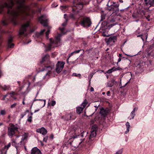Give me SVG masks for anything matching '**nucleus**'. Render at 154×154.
I'll return each instance as SVG.
<instances>
[{"mask_svg": "<svg viewBox=\"0 0 154 154\" xmlns=\"http://www.w3.org/2000/svg\"><path fill=\"white\" fill-rule=\"evenodd\" d=\"M144 2H145V4L146 5L148 6L149 5V1H148V0H144Z\"/></svg>", "mask_w": 154, "mask_h": 154, "instance_id": "79ce46f5", "label": "nucleus"}, {"mask_svg": "<svg viewBox=\"0 0 154 154\" xmlns=\"http://www.w3.org/2000/svg\"><path fill=\"white\" fill-rule=\"evenodd\" d=\"M13 41V38L11 37H10L9 38L8 43H11Z\"/></svg>", "mask_w": 154, "mask_h": 154, "instance_id": "ea45409f", "label": "nucleus"}, {"mask_svg": "<svg viewBox=\"0 0 154 154\" xmlns=\"http://www.w3.org/2000/svg\"><path fill=\"white\" fill-rule=\"evenodd\" d=\"M114 71V70L113 67L112 68L108 70L106 72V73L108 74H110L112 72Z\"/></svg>", "mask_w": 154, "mask_h": 154, "instance_id": "c85d7f7f", "label": "nucleus"}, {"mask_svg": "<svg viewBox=\"0 0 154 154\" xmlns=\"http://www.w3.org/2000/svg\"><path fill=\"white\" fill-rule=\"evenodd\" d=\"M67 20H65V21L62 24V26H65L67 24Z\"/></svg>", "mask_w": 154, "mask_h": 154, "instance_id": "de8ad7c7", "label": "nucleus"}, {"mask_svg": "<svg viewBox=\"0 0 154 154\" xmlns=\"http://www.w3.org/2000/svg\"><path fill=\"white\" fill-rule=\"evenodd\" d=\"M97 129V127L96 125H94L92 126L88 141L89 143H93L92 141L94 140V137L96 135V131Z\"/></svg>", "mask_w": 154, "mask_h": 154, "instance_id": "423d86ee", "label": "nucleus"}, {"mask_svg": "<svg viewBox=\"0 0 154 154\" xmlns=\"http://www.w3.org/2000/svg\"><path fill=\"white\" fill-rule=\"evenodd\" d=\"M149 3L150 6H154V0H149Z\"/></svg>", "mask_w": 154, "mask_h": 154, "instance_id": "cd10ccee", "label": "nucleus"}, {"mask_svg": "<svg viewBox=\"0 0 154 154\" xmlns=\"http://www.w3.org/2000/svg\"><path fill=\"white\" fill-rule=\"evenodd\" d=\"M28 118L27 119V121L28 122L31 123L32 122V116H29V115H28Z\"/></svg>", "mask_w": 154, "mask_h": 154, "instance_id": "b1692460", "label": "nucleus"}, {"mask_svg": "<svg viewBox=\"0 0 154 154\" xmlns=\"http://www.w3.org/2000/svg\"><path fill=\"white\" fill-rule=\"evenodd\" d=\"M50 30L48 29V30L46 32V36L47 38L48 39V35L50 33Z\"/></svg>", "mask_w": 154, "mask_h": 154, "instance_id": "2f4dec72", "label": "nucleus"}, {"mask_svg": "<svg viewBox=\"0 0 154 154\" xmlns=\"http://www.w3.org/2000/svg\"><path fill=\"white\" fill-rule=\"evenodd\" d=\"M36 131L42 134L43 135H45L47 133V130L44 127L37 129Z\"/></svg>", "mask_w": 154, "mask_h": 154, "instance_id": "dca6fc26", "label": "nucleus"}, {"mask_svg": "<svg viewBox=\"0 0 154 154\" xmlns=\"http://www.w3.org/2000/svg\"><path fill=\"white\" fill-rule=\"evenodd\" d=\"M70 17L71 18H72L73 19H75V17L74 14H71L70 15Z\"/></svg>", "mask_w": 154, "mask_h": 154, "instance_id": "864d4df0", "label": "nucleus"}, {"mask_svg": "<svg viewBox=\"0 0 154 154\" xmlns=\"http://www.w3.org/2000/svg\"><path fill=\"white\" fill-rule=\"evenodd\" d=\"M110 82H111L112 84H113L114 85V82L115 81V80L113 79H111L110 81Z\"/></svg>", "mask_w": 154, "mask_h": 154, "instance_id": "603ef678", "label": "nucleus"}, {"mask_svg": "<svg viewBox=\"0 0 154 154\" xmlns=\"http://www.w3.org/2000/svg\"><path fill=\"white\" fill-rule=\"evenodd\" d=\"M7 150H2L0 151V154H6Z\"/></svg>", "mask_w": 154, "mask_h": 154, "instance_id": "58836bf2", "label": "nucleus"}, {"mask_svg": "<svg viewBox=\"0 0 154 154\" xmlns=\"http://www.w3.org/2000/svg\"><path fill=\"white\" fill-rule=\"evenodd\" d=\"M146 51L147 53V56L149 57H154V43L147 47Z\"/></svg>", "mask_w": 154, "mask_h": 154, "instance_id": "6e6552de", "label": "nucleus"}, {"mask_svg": "<svg viewBox=\"0 0 154 154\" xmlns=\"http://www.w3.org/2000/svg\"><path fill=\"white\" fill-rule=\"evenodd\" d=\"M115 25V24H110L108 26V28H109V29H110Z\"/></svg>", "mask_w": 154, "mask_h": 154, "instance_id": "09e8293b", "label": "nucleus"}, {"mask_svg": "<svg viewBox=\"0 0 154 154\" xmlns=\"http://www.w3.org/2000/svg\"><path fill=\"white\" fill-rule=\"evenodd\" d=\"M52 69V67L50 66H45L41 70V71H45L46 73L44 77V79H45L46 76H48V78L50 76L51 74V71Z\"/></svg>", "mask_w": 154, "mask_h": 154, "instance_id": "9d476101", "label": "nucleus"}, {"mask_svg": "<svg viewBox=\"0 0 154 154\" xmlns=\"http://www.w3.org/2000/svg\"><path fill=\"white\" fill-rule=\"evenodd\" d=\"M64 18L65 19V20H67V15L66 14H64Z\"/></svg>", "mask_w": 154, "mask_h": 154, "instance_id": "5fc2aeb1", "label": "nucleus"}, {"mask_svg": "<svg viewBox=\"0 0 154 154\" xmlns=\"http://www.w3.org/2000/svg\"><path fill=\"white\" fill-rule=\"evenodd\" d=\"M100 113L102 116L105 117L107 115L108 112L106 110L103 109L101 110Z\"/></svg>", "mask_w": 154, "mask_h": 154, "instance_id": "aec40b11", "label": "nucleus"}, {"mask_svg": "<svg viewBox=\"0 0 154 154\" xmlns=\"http://www.w3.org/2000/svg\"><path fill=\"white\" fill-rule=\"evenodd\" d=\"M126 125L127 128V130L125 132V133L126 134L127 133H128L129 131V128L130 127V125L129 123L128 122H127L126 123Z\"/></svg>", "mask_w": 154, "mask_h": 154, "instance_id": "412c9836", "label": "nucleus"}, {"mask_svg": "<svg viewBox=\"0 0 154 154\" xmlns=\"http://www.w3.org/2000/svg\"><path fill=\"white\" fill-rule=\"evenodd\" d=\"M8 46L10 48H13L14 45L13 43H8Z\"/></svg>", "mask_w": 154, "mask_h": 154, "instance_id": "4c0bfd02", "label": "nucleus"}, {"mask_svg": "<svg viewBox=\"0 0 154 154\" xmlns=\"http://www.w3.org/2000/svg\"><path fill=\"white\" fill-rule=\"evenodd\" d=\"M88 103L87 100L85 99L84 102L81 105V106H79L76 107V112L78 114H80L83 111L84 108L86 106V105Z\"/></svg>", "mask_w": 154, "mask_h": 154, "instance_id": "1a4fd4ad", "label": "nucleus"}, {"mask_svg": "<svg viewBox=\"0 0 154 154\" xmlns=\"http://www.w3.org/2000/svg\"><path fill=\"white\" fill-rule=\"evenodd\" d=\"M121 59L120 57H119V59H118V62H117V64L118 65V63L119 62H120V61H121Z\"/></svg>", "mask_w": 154, "mask_h": 154, "instance_id": "4d7b16f0", "label": "nucleus"}, {"mask_svg": "<svg viewBox=\"0 0 154 154\" xmlns=\"http://www.w3.org/2000/svg\"><path fill=\"white\" fill-rule=\"evenodd\" d=\"M90 91H94V89L93 88V87H91L90 88Z\"/></svg>", "mask_w": 154, "mask_h": 154, "instance_id": "338daca9", "label": "nucleus"}, {"mask_svg": "<svg viewBox=\"0 0 154 154\" xmlns=\"http://www.w3.org/2000/svg\"><path fill=\"white\" fill-rule=\"evenodd\" d=\"M82 50L83 51V52L84 53V51L83 50H77L76 51H74V52H75V53H78L80 51H82Z\"/></svg>", "mask_w": 154, "mask_h": 154, "instance_id": "a18cd8bd", "label": "nucleus"}, {"mask_svg": "<svg viewBox=\"0 0 154 154\" xmlns=\"http://www.w3.org/2000/svg\"><path fill=\"white\" fill-rule=\"evenodd\" d=\"M29 22L27 21L26 23L23 25L20 29L19 34L20 35H23L26 30V28L29 26Z\"/></svg>", "mask_w": 154, "mask_h": 154, "instance_id": "9b49d317", "label": "nucleus"}, {"mask_svg": "<svg viewBox=\"0 0 154 154\" xmlns=\"http://www.w3.org/2000/svg\"><path fill=\"white\" fill-rule=\"evenodd\" d=\"M119 6V4L118 2H112V4L110 6L111 8L109 10H114L115 8H116V11H119V9L118 8Z\"/></svg>", "mask_w": 154, "mask_h": 154, "instance_id": "ddd939ff", "label": "nucleus"}, {"mask_svg": "<svg viewBox=\"0 0 154 154\" xmlns=\"http://www.w3.org/2000/svg\"><path fill=\"white\" fill-rule=\"evenodd\" d=\"M101 19L100 20V21H103L105 18V15L103 14H102L101 15Z\"/></svg>", "mask_w": 154, "mask_h": 154, "instance_id": "7c9ffc66", "label": "nucleus"}, {"mask_svg": "<svg viewBox=\"0 0 154 154\" xmlns=\"http://www.w3.org/2000/svg\"><path fill=\"white\" fill-rule=\"evenodd\" d=\"M18 129V128L16 126L13 124H11L8 127V135L11 138L17 131Z\"/></svg>", "mask_w": 154, "mask_h": 154, "instance_id": "20e7f679", "label": "nucleus"}, {"mask_svg": "<svg viewBox=\"0 0 154 154\" xmlns=\"http://www.w3.org/2000/svg\"><path fill=\"white\" fill-rule=\"evenodd\" d=\"M110 91H108L107 92L106 94L108 96H110Z\"/></svg>", "mask_w": 154, "mask_h": 154, "instance_id": "e2e57ef3", "label": "nucleus"}, {"mask_svg": "<svg viewBox=\"0 0 154 154\" xmlns=\"http://www.w3.org/2000/svg\"><path fill=\"white\" fill-rule=\"evenodd\" d=\"M60 35H58L55 37L53 41L52 38H50V39L51 43L48 46L46 49V51H48L50 50L53 44L57 45L60 43Z\"/></svg>", "mask_w": 154, "mask_h": 154, "instance_id": "7ed1b4c3", "label": "nucleus"}, {"mask_svg": "<svg viewBox=\"0 0 154 154\" xmlns=\"http://www.w3.org/2000/svg\"><path fill=\"white\" fill-rule=\"evenodd\" d=\"M8 94H6V95H5L3 97V100H5V98L7 96Z\"/></svg>", "mask_w": 154, "mask_h": 154, "instance_id": "0e129e2a", "label": "nucleus"}, {"mask_svg": "<svg viewBox=\"0 0 154 154\" xmlns=\"http://www.w3.org/2000/svg\"><path fill=\"white\" fill-rule=\"evenodd\" d=\"M138 109V108H134L133 110V112H135L136 111H137V110Z\"/></svg>", "mask_w": 154, "mask_h": 154, "instance_id": "bf43d9fd", "label": "nucleus"}, {"mask_svg": "<svg viewBox=\"0 0 154 154\" xmlns=\"http://www.w3.org/2000/svg\"><path fill=\"white\" fill-rule=\"evenodd\" d=\"M75 53V52H74V51L72 52L70 54V55H69V57H70L71 56H72Z\"/></svg>", "mask_w": 154, "mask_h": 154, "instance_id": "052dcab7", "label": "nucleus"}, {"mask_svg": "<svg viewBox=\"0 0 154 154\" xmlns=\"http://www.w3.org/2000/svg\"><path fill=\"white\" fill-rule=\"evenodd\" d=\"M6 114V111L5 110H1L0 111V115H4Z\"/></svg>", "mask_w": 154, "mask_h": 154, "instance_id": "bb28decb", "label": "nucleus"}, {"mask_svg": "<svg viewBox=\"0 0 154 154\" xmlns=\"http://www.w3.org/2000/svg\"><path fill=\"white\" fill-rule=\"evenodd\" d=\"M65 63L63 61H58L56 65V71L57 73H60L63 68Z\"/></svg>", "mask_w": 154, "mask_h": 154, "instance_id": "0eeeda50", "label": "nucleus"}, {"mask_svg": "<svg viewBox=\"0 0 154 154\" xmlns=\"http://www.w3.org/2000/svg\"><path fill=\"white\" fill-rule=\"evenodd\" d=\"M135 114H133L132 113H131L130 116L128 117V119L131 120V119H134L135 116Z\"/></svg>", "mask_w": 154, "mask_h": 154, "instance_id": "5701e85b", "label": "nucleus"}, {"mask_svg": "<svg viewBox=\"0 0 154 154\" xmlns=\"http://www.w3.org/2000/svg\"><path fill=\"white\" fill-rule=\"evenodd\" d=\"M2 23L4 25H5L7 24L5 22V21H4V20H3L2 21Z\"/></svg>", "mask_w": 154, "mask_h": 154, "instance_id": "6e6d98bb", "label": "nucleus"}, {"mask_svg": "<svg viewBox=\"0 0 154 154\" xmlns=\"http://www.w3.org/2000/svg\"><path fill=\"white\" fill-rule=\"evenodd\" d=\"M102 35L104 37H108L109 35L106 32H103L102 34Z\"/></svg>", "mask_w": 154, "mask_h": 154, "instance_id": "c756f323", "label": "nucleus"}, {"mask_svg": "<svg viewBox=\"0 0 154 154\" xmlns=\"http://www.w3.org/2000/svg\"><path fill=\"white\" fill-rule=\"evenodd\" d=\"M80 140V141H79V144L80 145V144L82 142V141H83V140H82V139H79Z\"/></svg>", "mask_w": 154, "mask_h": 154, "instance_id": "69168bd1", "label": "nucleus"}, {"mask_svg": "<svg viewBox=\"0 0 154 154\" xmlns=\"http://www.w3.org/2000/svg\"><path fill=\"white\" fill-rule=\"evenodd\" d=\"M28 134L25 133L23 135L18 136L16 137V138L14 140H12V145L14 146L17 149V148L21 145L22 143L28 137Z\"/></svg>", "mask_w": 154, "mask_h": 154, "instance_id": "f03ea898", "label": "nucleus"}, {"mask_svg": "<svg viewBox=\"0 0 154 154\" xmlns=\"http://www.w3.org/2000/svg\"><path fill=\"white\" fill-rule=\"evenodd\" d=\"M132 17L134 18L137 19H138L136 20V22H138L139 20V19L143 17V16L140 13L138 12L134 13L132 15Z\"/></svg>", "mask_w": 154, "mask_h": 154, "instance_id": "f3484780", "label": "nucleus"}, {"mask_svg": "<svg viewBox=\"0 0 154 154\" xmlns=\"http://www.w3.org/2000/svg\"><path fill=\"white\" fill-rule=\"evenodd\" d=\"M76 117L73 113H71L66 115V119L67 120L74 119Z\"/></svg>", "mask_w": 154, "mask_h": 154, "instance_id": "a211bd4d", "label": "nucleus"}, {"mask_svg": "<svg viewBox=\"0 0 154 154\" xmlns=\"http://www.w3.org/2000/svg\"><path fill=\"white\" fill-rule=\"evenodd\" d=\"M79 23L84 27H88L91 25V22L89 18L85 17Z\"/></svg>", "mask_w": 154, "mask_h": 154, "instance_id": "39448f33", "label": "nucleus"}, {"mask_svg": "<svg viewBox=\"0 0 154 154\" xmlns=\"http://www.w3.org/2000/svg\"><path fill=\"white\" fill-rule=\"evenodd\" d=\"M45 31V29H43L39 33H38V35H37L38 36H39L40 35H42Z\"/></svg>", "mask_w": 154, "mask_h": 154, "instance_id": "473e14b6", "label": "nucleus"}, {"mask_svg": "<svg viewBox=\"0 0 154 154\" xmlns=\"http://www.w3.org/2000/svg\"><path fill=\"white\" fill-rule=\"evenodd\" d=\"M29 112V110H28L27 109L23 113V114L25 116L26 115V113Z\"/></svg>", "mask_w": 154, "mask_h": 154, "instance_id": "3c124183", "label": "nucleus"}, {"mask_svg": "<svg viewBox=\"0 0 154 154\" xmlns=\"http://www.w3.org/2000/svg\"><path fill=\"white\" fill-rule=\"evenodd\" d=\"M49 58H50L49 55L48 54H46L42 58V60L41 62V63H42L44 61H46V60H49Z\"/></svg>", "mask_w": 154, "mask_h": 154, "instance_id": "6ab92c4d", "label": "nucleus"}, {"mask_svg": "<svg viewBox=\"0 0 154 154\" xmlns=\"http://www.w3.org/2000/svg\"><path fill=\"white\" fill-rule=\"evenodd\" d=\"M79 137H83V134L82 133H81L80 134H74L71 136L72 138L73 139L77 138Z\"/></svg>", "mask_w": 154, "mask_h": 154, "instance_id": "4be33fe9", "label": "nucleus"}, {"mask_svg": "<svg viewBox=\"0 0 154 154\" xmlns=\"http://www.w3.org/2000/svg\"><path fill=\"white\" fill-rule=\"evenodd\" d=\"M113 68L114 71H116L117 70H120L122 69L119 67H118L116 68L115 67H113Z\"/></svg>", "mask_w": 154, "mask_h": 154, "instance_id": "72a5a7b5", "label": "nucleus"}, {"mask_svg": "<svg viewBox=\"0 0 154 154\" xmlns=\"http://www.w3.org/2000/svg\"><path fill=\"white\" fill-rule=\"evenodd\" d=\"M25 0H5L0 5V14L4 8L8 9L10 20L14 25L17 24V17L23 15H29L30 7L24 4Z\"/></svg>", "mask_w": 154, "mask_h": 154, "instance_id": "f257e3e1", "label": "nucleus"}, {"mask_svg": "<svg viewBox=\"0 0 154 154\" xmlns=\"http://www.w3.org/2000/svg\"><path fill=\"white\" fill-rule=\"evenodd\" d=\"M17 105V103H14L13 104L11 105V108H14Z\"/></svg>", "mask_w": 154, "mask_h": 154, "instance_id": "a19ab883", "label": "nucleus"}, {"mask_svg": "<svg viewBox=\"0 0 154 154\" xmlns=\"http://www.w3.org/2000/svg\"><path fill=\"white\" fill-rule=\"evenodd\" d=\"M113 85L112 84L110 81H109L107 83V87H111L113 86Z\"/></svg>", "mask_w": 154, "mask_h": 154, "instance_id": "a878e982", "label": "nucleus"}, {"mask_svg": "<svg viewBox=\"0 0 154 154\" xmlns=\"http://www.w3.org/2000/svg\"><path fill=\"white\" fill-rule=\"evenodd\" d=\"M57 6H58V5H57L55 6V5H54V4H53L52 5V7H57Z\"/></svg>", "mask_w": 154, "mask_h": 154, "instance_id": "774afa93", "label": "nucleus"}, {"mask_svg": "<svg viewBox=\"0 0 154 154\" xmlns=\"http://www.w3.org/2000/svg\"><path fill=\"white\" fill-rule=\"evenodd\" d=\"M48 139V137H45L44 138L43 140V141L45 142H46L47 141V140Z\"/></svg>", "mask_w": 154, "mask_h": 154, "instance_id": "8fccbe9b", "label": "nucleus"}, {"mask_svg": "<svg viewBox=\"0 0 154 154\" xmlns=\"http://www.w3.org/2000/svg\"><path fill=\"white\" fill-rule=\"evenodd\" d=\"M2 88L4 91H6L8 89V88L6 86H3L2 87Z\"/></svg>", "mask_w": 154, "mask_h": 154, "instance_id": "c03bdc74", "label": "nucleus"}, {"mask_svg": "<svg viewBox=\"0 0 154 154\" xmlns=\"http://www.w3.org/2000/svg\"><path fill=\"white\" fill-rule=\"evenodd\" d=\"M56 104L55 101L54 100H52L51 103V105L52 106H54Z\"/></svg>", "mask_w": 154, "mask_h": 154, "instance_id": "49530a36", "label": "nucleus"}, {"mask_svg": "<svg viewBox=\"0 0 154 154\" xmlns=\"http://www.w3.org/2000/svg\"><path fill=\"white\" fill-rule=\"evenodd\" d=\"M64 29H65V28L64 27H63L62 28H59V29L62 32H63V31Z\"/></svg>", "mask_w": 154, "mask_h": 154, "instance_id": "13d9d810", "label": "nucleus"}, {"mask_svg": "<svg viewBox=\"0 0 154 154\" xmlns=\"http://www.w3.org/2000/svg\"><path fill=\"white\" fill-rule=\"evenodd\" d=\"M9 94L10 95L11 97H12L13 95H14L15 94V93L14 92L11 91Z\"/></svg>", "mask_w": 154, "mask_h": 154, "instance_id": "37998d69", "label": "nucleus"}, {"mask_svg": "<svg viewBox=\"0 0 154 154\" xmlns=\"http://www.w3.org/2000/svg\"><path fill=\"white\" fill-rule=\"evenodd\" d=\"M31 154H42V152L37 147H34L31 149Z\"/></svg>", "mask_w": 154, "mask_h": 154, "instance_id": "2eb2a0df", "label": "nucleus"}, {"mask_svg": "<svg viewBox=\"0 0 154 154\" xmlns=\"http://www.w3.org/2000/svg\"><path fill=\"white\" fill-rule=\"evenodd\" d=\"M38 100H39L41 101L43 103V104L42 106V107L44 106L45 104V103H46V100H42V99H38Z\"/></svg>", "mask_w": 154, "mask_h": 154, "instance_id": "f704fd0d", "label": "nucleus"}, {"mask_svg": "<svg viewBox=\"0 0 154 154\" xmlns=\"http://www.w3.org/2000/svg\"><path fill=\"white\" fill-rule=\"evenodd\" d=\"M150 16H148L146 17V19L148 21H150V20L149 19Z\"/></svg>", "mask_w": 154, "mask_h": 154, "instance_id": "680f3d73", "label": "nucleus"}, {"mask_svg": "<svg viewBox=\"0 0 154 154\" xmlns=\"http://www.w3.org/2000/svg\"><path fill=\"white\" fill-rule=\"evenodd\" d=\"M72 75L76 77L79 76L80 78L81 75L80 74H77L76 73H73Z\"/></svg>", "mask_w": 154, "mask_h": 154, "instance_id": "c9c22d12", "label": "nucleus"}, {"mask_svg": "<svg viewBox=\"0 0 154 154\" xmlns=\"http://www.w3.org/2000/svg\"><path fill=\"white\" fill-rule=\"evenodd\" d=\"M122 149H121L118 151L116 153V154H122Z\"/></svg>", "mask_w": 154, "mask_h": 154, "instance_id": "e433bc0d", "label": "nucleus"}, {"mask_svg": "<svg viewBox=\"0 0 154 154\" xmlns=\"http://www.w3.org/2000/svg\"><path fill=\"white\" fill-rule=\"evenodd\" d=\"M117 39V36H111L109 38L106 42L107 44H109L111 43H114L116 41Z\"/></svg>", "mask_w": 154, "mask_h": 154, "instance_id": "4468645a", "label": "nucleus"}, {"mask_svg": "<svg viewBox=\"0 0 154 154\" xmlns=\"http://www.w3.org/2000/svg\"><path fill=\"white\" fill-rule=\"evenodd\" d=\"M11 145V143H9L8 145H5V146L4 147L3 150L4 149H6V150H7L8 149L9 147H10Z\"/></svg>", "mask_w": 154, "mask_h": 154, "instance_id": "393cba45", "label": "nucleus"}, {"mask_svg": "<svg viewBox=\"0 0 154 154\" xmlns=\"http://www.w3.org/2000/svg\"><path fill=\"white\" fill-rule=\"evenodd\" d=\"M38 21L43 26H47L48 20L45 16L42 15L39 17L38 18Z\"/></svg>", "mask_w": 154, "mask_h": 154, "instance_id": "f8f14e48", "label": "nucleus"}]
</instances>
